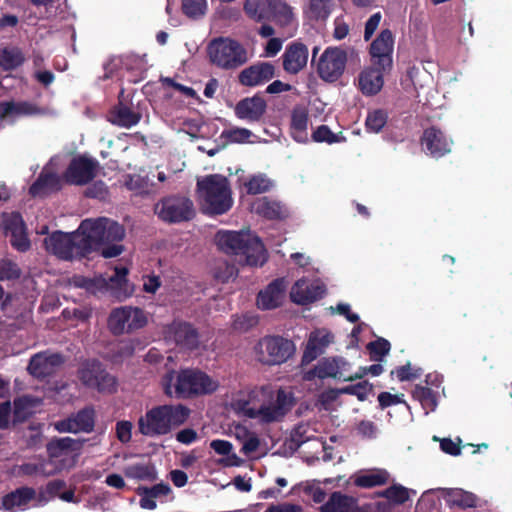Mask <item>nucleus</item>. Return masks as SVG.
I'll return each instance as SVG.
<instances>
[{
    "instance_id": "nucleus-23",
    "label": "nucleus",
    "mask_w": 512,
    "mask_h": 512,
    "mask_svg": "<svg viewBox=\"0 0 512 512\" xmlns=\"http://www.w3.org/2000/svg\"><path fill=\"white\" fill-rule=\"evenodd\" d=\"M286 282L284 278H277L261 290L257 295V306L263 310L279 307L285 297Z\"/></svg>"
},
{
    "instance_id": "nucleus-11",
    "label": "nucleus",
    "mask_w": 512,
    "mask_h": 512,
    "mask_svg": "<svg viewBox=\"0 0 512 512\" xmlns=\"http://www.w3.org/2000/svg\"><path fill=\"white\" fill-rule=\"evenodd\" d=\"M147 323L146 312L142 308L133 306L114 308L108 317V328L116 336L142 329Z\"/></svg>"
},
{
    "instance_id": "nucleus-26",
    "label": "nucleus",
    "mask_w": 512,
    "mask_h": 512,
    "mask_svg": "<svg viewBox=\"0 0 512 512\" xmlns=\"http://www.w3.org/2000/svg\"><path fill=\"white\" fill-rule=\"evenodd\" d=\"M386 71L378 66L364 69L358 76L360 91L366 96L377 94L383 87V73Z\"/></svg>"
},
{
    "instance_id": "nucleus-39",
    "label": "nucleus",
    "mask_w": 512,
    "mask_h": 512,
    "mask_svg": "<svg viewBox=\"0 0 512 512\" xmlns=\"http://www.w3.org/2000/svg\"><path fill=\"white\" fill-rule=\"evenodd\" d=\"M375 496L385 498L393 506H398L409 500V490L401 484H393L385 490L376 492Z\"/></svg>"
},
{
    "instance_id": "nucleus-42",
    "label": "nucleus",
    "mask_w": 512,
    "mask_h": 512,
    "mask_svg": "<svg viewBox=\"0 0 512 512\" xmlns=\"http://www.w3.org/2000/svg\"><path fill=\"white\" fill-rule=\"evenodd\" d=\"M388 120V113L383 109H375L368 112L365 120V126L367 131L373 133H379L382 128L386 125Z\"/></svg>"
},
{
    "instance_id": "nucleus-14",
    "label": "nucleus",
    "mask_w": 512,
    "mask_h": 512,
    "mask_svg": "<svg viewBox=\"0 0 512 512\" xmlns=\"http://www.w3.org/2000/svg\"><path fill=\"white\" fill-rule=\"evenodd\" d=\"M99 162L86 155L73 157L63 172L62 179L69 185L84 186L97 175Z\"/></svg>"
},
{
    "instance_id": "nucleus-57",
    "label": "nucleus",
    "mask_w": 512,
    "mask_h": 512,
    "mask_svg": "<svg viewBox=\"0 0 512 512\" xmlns=\"http://www.w3.org/2000/svg\"><path fill=\"white\" fill-rule=\"evenodd\" d=\"M378 402L381 409H385L392 405L405 403V401L399 396L389 392H381L378 395Z\"/></svg>"
},
{
    "instance_id": "nucleus-59",
    "label": "nucleus",
    "mask_w": 512,
    "mask_h": 512,
    "mask_svg": "<svg viewBox=\"0 0 512 512\" xmlns=\"http://www.w3.org/2000/svg\"><path fill=\"white\" fill-rule=\"evenodd\" d=\"M265 512H303V508L298 504L280 503L270 505Z\"/></svg>"
},
{
    "instance_id": "nucleus-28",
    "label": "nucleus",
    "mask_w": 512,
    "mask_h": 512,
    "mask_svg": "<svg viewBox=\"0 0 512 512\" xmlns=\"http://www.w3.org/2000/svg\"><path fill=\"white\" fill-rule=\"evenodd\" d=\"M255 212L268 220H284L288 217L287 208L269 197L258 198L254 203Z\"/></svg>"
},
{
    "instance_id": "nucleus-29",
    "label": "nucleus",
    "mask_w": 512,
    "mask_h": 512,
    "mask_svg": "<svg viewBox=\"0 0 512 512\" xmlns=\"http://www.w3.org/2000/svg\"><path fill=\"white\" fill-rule=\"evenodd\" d=\"M308 111L305 107L297 105L291 113L290 134L292 138L304 143L307 141Z\"/></svg>"
},
{
    "instance_id": "nucleus-22",
    "label": "nucleus",
    "mask_w": 512,
    "mask_h": 512,
    "mask_svg": "<svg viewBox=\"0 0 512 512\" xmlns=\"http://www.w3.org/2000/svg\"><path fill=\"white\" fill-rule=\"evenodd\" d=\"M267 102L259 94L252 97L241 99L234 108V113L238 119L248 122H259L265 115Z\"/></svg>"
},
{
    "instance_id": "nucleus-54",
    "label": "nucleus",
    "mask_w": 512,
    "mask_h": 512,
    "mask_svg": "<svg viewBox=\"0 0 512 512\" xmlns=\"http://www.w3.org/2000/svg\"><path fill=\"white\" fill-rule=\"evenodd\" d=\"M122 240H123V238L121 239V241ZM119 242H120V240H119ZM116 243H118V241L103 243L102 245L99 246V248L96 251L101 250V255L104 258L117 257L123 252L124 248L122 245L116 244Z\"/></svg>"
},
{
    "instance_id": "nucleus-52",
    "label": "nucleus",
    "mask_w": 512,
    "mask_h": 512,
    "mask_svg": "<svg viewBox=\"0 0 512 512\" xmlns=\"http://www.w3.org/2000/svg\"><path fill=\"white\" fill-rule=\"evenodd\" d=\"M391 374H396L400 382L411 381L421 376V369L418 368L413 371L410 362H407L405 365L396 367Z\"/></svg>"
},
{
    "instance_id": "nucleus-6",
    "label": "nucleus",
    "mask_w": 512,
    "mask_h": 512,
    "mask_svg": "<svg viewBox=\"0 0 512 512\" xmlns=\"http://www.w3.org/2000/svg\"><path fill=\"white\" fill-rule=\"evenodd\" d=\"M207 54L212 65L223 70H234L248 61L247 50L236 40L218 37L210 41Z\"/></svg>"
},
{
    "instance_id": "nucleus-47",
    "label": "nucleus",
    "mask_w": 512,
    "mask_h": 512,
    "mask_svg": "<svg viewBox=\"0 0 512 512\" xmlns=\"http://www.w3.org/2000/svg\"><path fill=\"white\" fill-rule=\"evenodd\" d=\"M181 8L187 17L197 19L205 14L207 2L206 0H182Z\"/></svg>"
},
{
    "instance_id": "nucleus-51",
    "label": "nucleus",
    "mask_w": 512,
    "mask_h": 512,
    "mask_svg": "<svg viewBox=\"0 0 512 512\" xmlns=\"http://www.w3.org/2000/svg\"><path fill=\"white\" fill-rule=\"evenodd\" d=\"M171 492V488L167 483H158L152 487H138V495H146L150 498H158L160 496H167Z\"/></svg>"
},
{
    "instance_id": "nucleus-45",
    "label": "nucleus",
    "mask_w": 512,
    "mask_h": 512,
    "mask_svg": "<svg viewBox=\"0 0 512 512\" xmlns=\"http://www.w3.org/2000/svg\"><path fill=\"white\" fill-rule=\"evenodd\" d=\"M238 269L232 263L227 261H219L214 268V278L221 282L227 283L229 280L236 278Z\"/></svg>"
},
{
    "instance_id": "nucleus-43",
    "label": "nucleus",
    "mask_w": 512,
    "mask_h": 512,
    "mask_svg": "<svg viewBox=\"0 0 512 512\" xmlns=\"http://www.w3.org/2000/svg\"><path fill=\"white\" fill-rule=\"evenodd\" d=\"M390 342L382 337L377 338L367 344V350L370 354V359L375 362H381L383 358L390 352Z\"/></svg>"
},
{
    "instance_id": "nucleus-58",
    "label": "nucleus",
    "mask_w": 512,
    "mask_h": 512,
    "mask_svg": "<svg viewBox=\"0 0 512 512\" xmlns=\"http://www.w3.org/2000/svg\"><path fill=\"white\" fill-rule=\"evenodd\" d=\"M383 370V366L380 363H376L368 367H360L358 372L352 373V381L356 379H361L368 373H370L373 376H379L383 372Z\"/></svg>"
},
{
    "instance_id": "nucleus-8",
    "label": "nucleus",
    "mask_w": 512,
    "mask_h": 512,
    "mask_svg": "<svg viewBox=\"0 0 512 512\" xmlns=\"http://www.w3.org/2000/svg\"><path fill=\"white\" fill-rule=\"evenodd\" d=\"M245 14L258 23L274 22L287 26L293 20L291 7L283 0H245Z\"/></svg>"
},
{
    "instance_id": "nucleus-40",
    "label": "nucleus",
    "mask_w": 512,
    "mask_h": 512,
    "mask_svg": "<svg viewBox=\"0 0 512 512\" xmlns=\"http://www.w3.org/2000/svg\"><path fill=\"white\" fill-rule=\"evenodd\" d=\"M78 432L90 433L95 426V410L92 406H86L72 415Z\"/></svg>"
},
{
    "instance_id": "nucleus-21",
    "label": "nucleus",
    "mask_w": 512,
    "mask_h": 512,
    "mask_svg": "<svg viewBox=\"0 0 512 512\" xmlns=\"http://www.w3.org/2000/svg\"><path fill=\"white\" fill-rule=\"evenodd\" d=\"M64 362L65 357L61 353H38L30 359L28 370L37 378H45L53 375Z\"/></svg>"
},
{
    "instance_id": "nucleus-36",
    "label": "nucleus",
    "mask_w": 512,
    "mask_h": 512,
    "mask_svg": "<svg viewBox=\"0 0 512 512\" xmlns=\"http://www.w3.org/2000/svg\"><path fill=\"white\" fill-rule=\"evenodd\" d=\"M332 336L329 333L319 335L312 333L303 353V361L310 362L316 359L331 342Z\"/></svg>"
},
{
    "instance_id": "nucleus-50",
    "label": "nucleus",
    "mask_w": 512,
    "mask_h": 512,
    "mask_svg": "<svg viewBox=\"0 0 512 512\" xmlns=\"http://www.w3.org/2000/svg\"><path fill=\"white\" fill-rule=\"evenodd\" d=\"M21 275L18 265L10 260L0 261V281L15 280Z\"/></svg>"
},
{
    "instance_id": "nucleus-49",
    "label": "nucleus",
    "mask_w": 512,
    "mask_h": 512,
    "mask_svg": "<svg viewBox=\"0 0 512 512\" xmlns=\"http://www.w3.org/2000/svg\"><path fill=\"white\" fill-rule=\"evenodd\" d=\"M373 385L369 383L367 380L358 382L353 385H349L345 387L342 391L344 393L355 395L360 401H364L368 394L372 392Z\"/></svg>"
},
{
    "instance_id": "nucleus-48",
    "label": "nucleus",
    "mask_w": 512,
    "mask_h": 512,
    "mask_svg": "<svg viewBox=\"0 0 512 512\" xmlns=\"http://www.w3.org/2000/svg\"><path fill=\"white\" fill-rule=\"evenodd\" d=\"M252 136V132L246 128L235 127L223 130L221 137L230 143H244Z\"/></svg>"
},
{
    "instance_id": "nucleus-7",
    "label": "nucleus",
    "mask_w": 512,
    "mask_h": 512,
    "mask_svg": "<svg viewBox=\"0 0 512 512\" xmlns=\"http://www.w3.org/2000/svg\"><path fill=\"white\" fill-rule=\"evenodd\" d=\"M293 406L292 394L280 388L277 390L275 398L271 392L268 401L263 402L259 408L250 407L248 401H244L240 408L246 417L259 419L261 423L269 424L282 421Z\"/></svg>"
},
{
    "instance_id": "nucleus-9",
    "label": "nucleus",
    "mask_w": 512,
    "mask_h": 512,
    "mask_svg": "<svg viewBox=\"0 0 512 512\" xmlns=\"http://www.w3.org/2000/svg\"><path fill=\"white\" fill-rule=\"evenodd\" d=\"M77 377L84 387L99 393L113 394L117 391L116 377L97 359L83 361L77 370Z\"/></svg>"
},
{
    "instance_id": "nucleus-32",
    "label": "nucleus",
    "mask_w": 512,
    "mask_h": 512,
    "mask_svg": "<svg viewBox=\"0 0 512 512\" xmlns=\"http://www.w3.org/2000/svg\"><path fill=\"white\" fill-rule=\"evenodd\" d=\"M390 475L385 469H374L355 474L353 484L360 488H373L388 483Z\"/></svg>"
},
{
    "instance_id": "nucleus-12",
    "label": "nucleus",
    "mask_w": 512,
    "mask_h": 512,
    "mask_svg": "<svg viewBox=\"0 0 512 512\" xmlns=\"http://www.w3.org/2000/svg\"><path fill=\"white\" fill-rule=\"evenodd\" d=\"M154 212L163 222L181 223L195 216L193 202L185 196H167L162 198L154 207Z\"/></svg>"
},
{
    "instance_id": "nucleus-35",
    "label": "nucleus",
    "mask_w": 512,
    "mask_h": 512,
    "mask_svg": "<svg viewBox=\"0 0 512 512\" xmlns=\"http://www.w3.org/2000/svg\"><path fill=\"white\" fill-rule=\"evenodd\" d=\"M444 499L449 505L460 508H472L477 504L475 494L460 488L445 489Z\"/></svg>"
},
{
    "instance_id": "nucleus-15",
    "label": "nucleus",
    "mask_w": 512,
    "mask_h": 512,
    "mask_svg": "<svg viewBox=\"0 0 512 512\" xmlns=\"http://www.w3.org/2000/svg\"><path fill=\"white\" fill-rule=\"evenodd\" d=\"M163 336L167 343H173L181 350L193 351L200 345L198 330L186 321L175 320L164 326Z\"/></svg>"
},
{
    "instance_id": "nucleus-18",
    "label": "nucleus",
    "mask_w": 512,
    "mask_h": 512,
    "mask_svg": "<svg viewBox=\"0 0 512 512\" xmlns=\"http://www.w3.org/2000/svg\"><path fill=\"white\" fill-rule=\"evenodd\" d=\"M310 373L319 379L352 381L351 364L343 357L323 358Z\"/></svg>"
},
{
    "instance_id": "nucleus-16",
    "label": "nucleus",
    "mask_w": 512,
    "mask_h": 512,
    "mask_svg": "<svg viewBox=\"0 0 512 512\" xmlns=\"http://www.w3.org/2000/svg\"><path fill=\"white\" fill-rule=\"evenodd\" d=\"M422 150L435 159L444 157L451 153L453 140L448 137L440 128L431 126L423 131L420 138Z\"/></svg>"
},
{
    "instance_id": "nucleus-1",
    "label": "nucleus",
    "mask_w": 512,
    "mask_h": 512,
    "mask_svg": "<svg viewBox=\"0 0 512 512\" xmlns=\"http://www.w3.org/2000/svg\"><path fill=\"white\" fill-rule=\"evenodd\" d=\"M125 236L122 225L111 219L100 217L85 219L77 231L65 233L55 231L44 239L49 253L62 260L87 257L107 242L119 241Z\"/></svg>"
},
{
    "instance_id": "nucleus-41",
    "label": "nucleus",
    "mask_w": 512,
    "mask_h": 512,
    "mask_svg": "<svg viewBox=\"0 0 512 512\" xmlns=\"http://www.w3.org/2000/svg\"><path fill=\"white\" fill-rule=\"evenodd\" d=\"M125 475L131 479L154 481L157 473L153 465L134 464L125 469Z\"/></svg>"
},
{
    "instance_id": "nucleus-63",
    "label": "nucleus",
    "mask_w": 512,
    "mask_h": 512,
    "mask_svg": "<svg viewBox=\"0 0 512 512\" xmlns=\"http://www.w3.org/2000/svg\"><path fill=\"white\" fill-rule=\"evenodd\" d=\"M106 192L105 184L99 181L88 187L85 191V195L89 198H103Z\"/></svg>"
},
{
    "instance_id": "nucleus-55",
    "label": "nucleus",
    "mask_w": 512,
    "mask_h": 512,
    "mask_svg": "<svg viewBox=\"0 0 512 512\" xmlns=\"http://www.w3.org/2000/svg\"><path fill=\"white\" fill-rule=\"evenodd\" d=\"M116 436L123 444L130 442L132 438V423L130 421L117 422Z\"/></svg>"
},
{
    "instance_id": "nucleus-31",
    "label": "nucleus",
    "mask_w": 512,
    "mask_h": 512,
    "mask_svg": "<svg viewBox=\"0 0 512 512\" xmlns=\"http://www.w3.org/2000/svg\"><path fill=\"white\" fill-rule=\"evenodd\" d=\"M141 114L133 111L130 107L119 103L110 110L108 120L117 126L130 128L139 123Z\"/></svg>"
},
{
    "instance_id": "nucleus-62",
    "label": "nucleus",
    "mask_w": 512,
    "mask_h": 512,
    "mask_svg": "<svg viewBox=\"0 0 512 512\" xmlns=\"http://www.w3.org/2000/svg\"><path fill=\"white\" fill-rule=\"evenodd\" d=\"M210 447L219 455H229L233 445L227 440L216 439L211 441Z\"/></svg>"
},
{
    "instance_id": "nucleus-61",
    "label": "nucleus",
    "mask_w": 512,
    "mask_h": 512,
    "mask_svg": "<svg viewBox=\"0 0 512 512\" xmlns=\"http://www.w3.org/2000/svg\"><path fill=\"white\" fill-rule=\"evenodd\" d=\"M440 448L446 454L452 456H458L461 453V448L459 443H455L450 438H444L440 441Z\"/></svg>"
},
{
    "instance_id": "nucleus-3",
    "label": "nucleus",
    "mask_w": 512,
    "mask_h": 512,
    "mask_svg": "<svg viewBox=\"0 0 512 512\" xmlns=\"http://www.w3.org/2000/svg\"><path fill=\"white\" fill-rule=\"evenodd\" d=\"M189 416L190 409L183 404L157 405L138 419V431L146 437L164 436L183 425Z\"/></svg>"
},
{
    "instance_id": "nucleus-33",
    "label": "nucleus",
    "mask_w": 512,
    "mask_h": 512,
    "mask_svg": "<svg viewBox=\"0 0 512 512\" xmlns=\"http://www.w3.org/2000/svg\"><path fill=\"white\" fill-rule=\"evenodd\" d=\"M39 112V108L26 101H0V120H5L21 115H34Z\"/></svg>"
},
{
    "instance_id": "nucleus-5",
    "label": "nucleus",
    "mask_w": 512,
    "mask_h": 512,
    "mask_svg": "<svg viewBox=\"0 0 512 512\" xmlns=\"http://www.w3.org/2000/svg\"><path fill=\"white\" fill-rule=\"evenodd\" d=\"M197 191L207 214L222 215L232 207L229 181L220 174L207 175L198 180Z\"/></svg>"
},
{
    "instance_id": "nucleus-10",
    "label": "nucleus",
    "mask_w": 512,
    "mask_h": 512,
    "mask_svg": "<svg viewBox=\"0 0 512 512\" xmlns=\"http://www.w3.org/2000/svg\"><path fill=\"white\" fill-rule=\"evenodd\" d=\"M257 360L265 365H279L294 353L295 345L282 336H265L255 345Z\"/></svg>"
},
{
    "instance_id": "nucleus-25",
    "label": "nucleus",
    "mask_w": 512,
    "mask_h": 512,
    "mask_svg": "<svg viewBox=\"0 0 512 512\" xmlns=\"http://www.w3.org/2000/svg\"><path fill=\"white\" fill-rule=\"evenodd\" d=\"M62 188L61 178L54 172L42 171L33 184L29 187V194L32 197H46L51 193L60 191Z\"/></svg>"
},
{
    "instance_id": "nucleus-20",
    "label": "nucleus",
    "mask_w": 512,
    "mask_h": 512,
    "mask_svg": "<svg viewBox=\"0 0 512 512\" xmlns=\"http://www.w3.org/2000/svg\"><path fill=\"white\" fill-rule=\"evenodd\" d=\"M308 57V47L304 43L300 41L289 43L281 57L284 71L292 75L298 74L306 67Z\"/></svg>"
},
{
    "instance_id": "nucleus-46",
    "label": "nucleus",
    "mask_w": 512,
    "mask_h": 512,
    "mask_svg": "<svg viewBox=\"0 0 512 512\" xmlns=\"http://www.w3.org/2000/svg\"><path fill=\"white\" fill-rule=\"evenodd\" d=\"M271 186L272 182L264 175H254L245 183L247 193L251 195L265 193Z\"/></svg>"
},
{
    "instance_id": "nucleus-13",
    "label": "nucleus",
    "mask_w": 512,
    "mask_h": 512,
    "mask_svg": "<svg viewBox=\"0 0 512 512\" xmlns=\"http://www.w3.org/2000/svg\"><path fill=\"white\" fill-rule=\"evenodd\" d=\"M347 64V52L340 47H327L317 62L319 77L329 83L336 82L343 75Z\"/></svg>"
},
{
    "instance_id": "nucleus-38",
    "label": "nucleus",
    "mask_w": 512,
    "mask_h": 512,
    "mask_svg": "<svg viewBox=\"0 0 512 512\" xmlns=\"http://www.w3.org/2000/svg\"><path fill=\"white\" fill-rule=\"evenodd\" d=\"M412 397L419 401L426 414L434 411L437 407V394L429 387L416 385L412 391Z\"/></svg>"
},
{
    "instance_id": "nucleus-37",
    "label": "nucleus",
    "mask_w": 512,
    "mask_h": 512,
    "mask_svg": "<svg viewBox=\"0 0 512 512\" xmlns=\"http://www.w3.org/2000/svg\"><path fill=\"white\" fill-rule=\"evenodd\" d=\"M25 56L18 47H4L0 49V68L12 71L23 65Z\"/></svg>"
},
{
    "instance_id": "nucleus-44",
    "label": "nucleus",
    "mask_w": 512,
    "mask_h": 512,
    "mask_svg": "<svg viewBox=\"0 0 512 512\" xmlns=\"http://www.w3.org/2000/svg\"><path fill=\"white\" fill-rule=\"evenodd\" d=\"M331 0H309V17L313 20H325L331 13Z\"/></svg>"
},
{
    "instance_id": "nucleus-2",
    "label": "nucleus",
    "mask_w": 512,
    "mask_h": 512,
    "mask_svg": "<svg viewBox=\"0 0 512 512\" xmlns=\"http://www.w3.org/2000/svg\"><path fill=\"white\" fill-rule=\"evenodd\" d=\"M164 393L177 399H191L214 393L218 381L197 368H185L178 372L168 371L161 380Z\"/></svg>"
},
{
    "instance_id": "nucleus-24",
    "label": "nucleus",
    "mask_w": 512,
    "mask_h": 512,
    "mask_svg": "<svg viewBox=\"0 0 512 512\" xmlns=\"http://www.w3.org/2000/svg\"><path fill=\"white\" fill-rule=\"evenodd\" d=\"M326 293L324 285L298 280L292 288L291 299L299 305H307L321 299Z\"/></svg>"
},
{
    "instance_id": "nucleus-60",
    "label": "nucleus",
    "mask_w": 512,
    "mask_h": 512,
    "mask_svg": "<svg viewBox=\"0 0 512 512\" xmlns=\"http://www.w3.org/2000/svg\"><path fill=\"white\" fill-rule=\"evenodd\" d=\"M198 439L197 432L192 428H185L176 434V440L182 444L189 445Z\"/></svg>"
},
{
    "instance_id": "nucleus-53",
    "label": "nucleus",
    "mask_w": 512,
    "mask_h": 512,
    "mask_svg": "<svg viewBox=\"0 0 512 512\" xmlns=\"http://www.w3.org/2000/svg\"><path fill=\"white\" fill-rule=\"evenodd\" d=\"M312 139L314 142H326L328 144L337 143L339 141L338 136L333 133L327 125H320L312 133Z\"/></svg>"
},
{
    "instance_id": "nucleus-19",
    "label": "nucleus",
    "mask_w": 512,
    "mask_h": 512,
    "mask_svg": "<svg viewBox=\"0 0 512 512\" xmlns=\"http://www.w3.org/2000/svg\"><path fill=\"white\" fill-rule=\"evenodd\" d=\"M276 75V68L271 62H257L243 69L238 74V82L245 87H256L269 82Z\"/></svg>"
},
{
    "instance_id": "nucleus-64",
    "label": "nucleus",
    "mask_w": 512,
    "mask_h": 512,
    "mask_svg": "<svg viewBox=\"0 0 512 512\" xmlns=\"http://www.w3.org/2000/svg\"><path fill=\"white\" fill-rule=\"evenodd\" d=\"M128 270L125 267H116L114 274L109 277L110 284L121 286L127 281Z\"/></svg>"
},
{
    "instance_id": "nucleus-34",
    "label": "nucleus",
    "mask_w": 512,
    "mask_h": 512,
    "mask_svg": "<svg viewBox=\"0 0 512 512\" xmlns=\"http://www.w3.org/2000/svg\"><path fill=\"white\" fill-rule=\"evenodd\" d=\"M6 229L11 231V244L19 251H27L30 248V241L24 233V224L19 214L14 215L6 224Z\"/></svg>"
},
{
    "instance_id": "nucleus-27",
    "label": "nucleus",
    "mask_w": 512,
    "mask_h": 512,
    "mask_svg": "<svg viewBox=\"0 0 512 512\" xmlns=\"http://www.w3.org/2000/svg\"><path fill=\"white\" fill-rule=\"evenodd\" d=\"M35 496L36 491L31 487L17 488L2 497L0 509L13 512L15 508L27 506Z\"/></svg>"
},
{
    "instance_id": "nucleus-30",
    "label": "nucleus",
    "mask_w": 512,
    "mask_h": 512,
    "mask_svg": "<svg viewBox=\"0 0 512 512\" xmlns=\"http://www.w3.org/2000/svg\"><path fill=\"white\" fill-rule=\"evenodd\" d=\"M84 441L73 439L71 437L52 438L46 445L49 458L56 459L68 452L79 451L83 447Z\"/></svg>"
},
{
    "instance_id": "nucleus-17",
    "label": "nucleus",
    "mask_w": 512,
    "mask_h": 512,
    "mask_svg": "<svg viewBox=\"0 0 512 512\" xmlns=\"http://www.w3.org/2000/svg\"><path fill=\"white\" fill-rule=\"evenodd\" d=\"M394 37L389 29H383L370 45V55L374 66L382 70H390L392 67V53Z\"/></svg>"
},
{
    "instance_id": "nucleus-4",
    "label": "nucleus",
    "mask_w": 512,
    "mask_h": 512,
    "mask_svg": "<svg viewBox=\"0 0 512 512\" xmlns=\"http://www.w3.org/2000/svg\"><path fill=\"white\" fill-rule=\"evenodd\" d=\"M217 242L224 252L243 257L246 265L263 266L267 261V253L262 241L249 232H219Z\"/></svg>"
},
{
    "instance_id": "nucleus-56",
    "label": "nucleus",
    "mask_w": 512,
    "mask_h": 512,
    "mask_svg": "<svg viewBox=\"0 0 512 512\" xmlns=\"http://www.w3.org/2000/svg\"><path fill=\"white\" fill-rule=\"evenodd\" d=\"M381 13L377 12L374 13L369 17V19L365 23V30H364V39L365 41H368L373 36L374 32L378 28L380 21H381Z\"/></svg>"
}]
</instances>
